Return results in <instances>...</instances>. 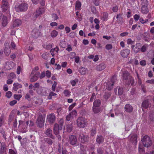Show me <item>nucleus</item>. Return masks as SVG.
<instances>
[{
  "instance_id": "1",
  "label": "nucleus",
  "mask_w": 154,
  "mask_h": 154,
  "mask_svg": "<svg viewBox=\"0 0 154 154\" xmlns=\"http://www.w3.org/2000/svg\"><path fill=\"white\" fill-rule=\"evenodd\" d=\"M10 7L9 4L7 0H2V1L1 8L2 12H5L7 11V13L8 16H10V14L9 9Z\"/></svg>"
},
{
  "instance_id": "2",
  "label": "nucleus",
  "mask_w": 154,
  "mask_h": 154,
  "mask_svg": "<svg viewBox=\"0 0 154 154\" xmlns=\"http://www.w3.org/2000/svg\"><path fill=\"white\" fill-rule=\"evenodd\" d=\"M142 143L145 147H148L151 146L152 142L149 137L147 135H145L141 138Z\"/></svg>"
},
{
  "instance_id": "3",
  "label": "nucleus",
  "mask_w": 154,
  "mask_h": 154,
  "mask_svg": "<svg viewBox=\"0 0 154 154\" xmlns=\"http://www.w3.org/2000/svg\"><path fill=\"white\" fill-rule=\"evenodd\" d=\"M28 7V5L26 3H23L15 5L14 8L16 11L18 12L26 11Z\"/></svg>"
},
{
  "instance_id": "4",
  "label": "nucleus",
  "mask_w": 154,
  "mask_h": 154,
  "mask_svg": "<svg viewBox=\"0 0 154 154\" xmlns=\"http://www.w3.org/2000/svg\"><path fill=\"white\" fill-rule=\"evenodd\" d=\"M87 122L86 119L83 117H79L77 119V125L80 128H85Z\"/></svg>"
},
{
  "instance_id": "5",
  "label": "nucleus",
  "mask_w": 154,
  "mask_h": 154,
  "mask_svg": "<svg viewBox=\"0 0 154 154\" xmlns=\"http://www.w3.org/2000/svg\"><path fill=\"white\" fill-rule=\"evenodd\" d=\"M116 76H113L110 80L107 82L106 88L108 90H111L112 89L114 84L116 80Z\"/></svg>"
},
{
  "instance_id": "6",
  "label": "nucleus",
  "mask_w": 154,
  "mask_h": 154,
  "mask_svg": "<svg viewBox=\"0 0 154 154\" xmlns=\"http://www.w3.org/2000/svg\"><path fill=\"white\" fill-rule=\"evenodd\" d=\"M18 127L21 130V132L22 133H25L27 131V127L25 125V122L21 120L19 121Z\"/></svg>"
},
{
  "instance_id": "7",
  "label": "nucleus",
  "mask_w": 154,
  "mask_h": 154,
  "mask_svg": "<svg viewBox=\"0 0 154 154\" xmlns=\"http://www.w3.org/2000/svg\"><path fill=\"white\" fill-rule=\"evenodd\" d=\"M0 20L2 26H6L8 23V21L7 16L2 14L0 16Z\"/></svg>"
},
{
  "instance_id": "8",
  "label": "nucleus",
  "mask_w": 154,
  "mask_h": 154,
  "mask_svg": "<svg viewBox=\"0 0 154 154\" xmlns=\"http://www.w3.org/2000/svg\"><path fill=\"white\" fill-rule=\"evenodd\" d=\"M4 53L6 56H8L11 53V49L9 43L7 42L4 44Z\"/></svg>"
},
{
  "instance_id": "9",
  "label": "nucleus",
  "mask_w": 154,
  "mask_h": 154,
  "mask_svg": "<svg viewBox=\"0 0 154 154\" xmlns=\"http://www.w3.org/2000/svg\"><path fill=\"white\" fill-rule=\"evenodd\" d=\"M36 124L40 128L42 127L44 125V119L42 116H39L36 121Z\"/></svg>"
},
{
  "instance_id": "10",
  "label": "nucleus",
  "mask_w": 154,
  "mask_h": 154,
  "mask_svg": "<svg viewBox=\"0 0 154 154\" xmlns=\"http://www.w3.org/2000/svg\"><path fill=\"white\" fill-rule=\"evenodd\" d=\"M32 35L34 38H38L42 35L41 29L39 30L37 29H33L32 31Z\"/></svg>"
},
{
  "instance_id": "11",
  "label": "nucleus",
  "mask_w": 154,
  "mask_h": 154,
  "mask_svg": "<svg viewBox=\"0 0 154 154\" xmlns=\"http://www.w3.org/2000/svg\"><path fill=\"white\" fill-rule=\"evenodd\" d=\"M48 89L44 88L41 87L39 89L37 90V92L38 93L43 96H46L47 95Z\"/></svg>"
},
{
  "instance_id": "12",
  "label": "nucleus",
  "mask_w": 154,
  "mask_h": 154,
  "mask_svg": "<svg viewBox=\"0 0 154 154\" xmlns=\"http://www.w3.org/2000/svg\"><path fill=\"white\" fill-rule=\"evenodd\" d=\"M45 11L44 9L43 8H40L38 10H37L33 14V16L34 18L36 19L39 16L41 15Z\"/></svg>"
},
{
  "instance_id": "13",
  "label": "nucleus",
  "mask_w": 154,
  "mask_h": 154,
  "mask_svg": "<svg viewBox=\"0 0 154 154\" xmlns=\"http://www.w3.org/2000/svg\"><path fill=\"white\" fill-rule=\"evenodd\" d=\"M62 128V127L61 126H59L58 124L56 123L54 124L53 128L54 134L55 135L58 134L59 133V131L61 130Z\"/></svg>"
},
{
  "instance_id": "14",
  "label": "nucleus",
  "mask_w": 154,
  "mask_h": 154,
  "mask_svg": "<svg viewBox=\"0 0 154 154\" xmlns=\"http://www.w3.org/2000/svg\"><path fill=\"white\" fill-rule=\"evenodd\" d=\"M89 137L87 135H85L83 134H81L79 136V139L81 142L85 143L87 142L89 140Z\"/></svg>"
},
{
  "instance_id": "15",
  "label": "nucleus",
  "mask_w": 154,
  "mask_h": 154,
  "mask_svg": "<svg viewBox=\"0 0 154 154\" xmlns=\"http://www.w3.org/2000/svg\"><path fill=\"white\" fill-rule=\"evenodd\" d=\"M151 106V104L149 102L148 99L146 100L143 101L142 102L141 106L143 110V109H146L150 107Z\"/></svg>"
},
{
  "instance_id": "16",
  "label": "nucleus",
  "mask_w": 154,
  "mask_h": 154,
  "mask_svg": "<svg viewBox=\"0 0 154 154\" xmlns=\"http://www.w3.org/2000/svg\"><path fill=\"white\" fill-rule=\"evenodd\" d=\"M77 139L76 137L74 135H71L69 137V142L70 143L74 145L77 142Z\"/></svg>"
},
{
  "instance_id": "17",
  "label": "nucleus",
  "mask_w": 154,
  "mask_h": 154,
  "mask_svg": "<svg viewBox=\"0 0 154 154\" xmlns=\"http://www.w3.org/2000/svg\"><path fill=\"white\" fill-rule=\"evenodd\" d=\"M130 50L128 49L122 50L121 51V55L124 58L127 57L130 53Z\"/></svg>"
},
{
  "instance_id": "18",
  "label": "nucleus",
  "mask_w": 154,
  "mask_h": 154,
  "mask_svg": "<svg viewBox=\"0 0 154 154\" xmlns=\"http://www.w3.org/2000/svg\"><path fill=\"white\" fill-rule=\"evenodd\" d=\"M56 117L54 113L49 114L47 116L48 121L51 123H53L55 121Z\"/></svg>"
},
{
  "instance_id": "19",
  "label": "nucleus",
  "mask_w": 154,
  "mask_h": 154,
  "mask_svg": "<svg viewBox=\"0 0 154 154\" xmlns=\"http://www.w3.org/2000/svg\"><path fill=\"white\" fill-rule=\"evenodd\" d=\"M129 137L130 138V141L132 143L136 145L137 142V135L134 134L133 135H130Z\"/></svg>"
},
{
  "instance_id": "20",
  "label": "nucleus",
  "mask_w": 154,
  "mask_h": 154,
  "mask_svg": "<svg viewBox=\"0 0 154 154\" xmlns=\"http://www.w3.org/2000/svg\"><path fill=\"white\" fill-rule=\"evenodd\" d=\"M45 133L47 136L50 137L53 139H54L55 138L54 136L53 135L52 131L51 129H47L46 130Z\"/></svg>"
},
{
  "instance_id": "21",
  "label": "nucleus",
  "mask_w": 154,
  "mask_h": 154,
  "mask_svg": "<svg viewBox=\"0 0 154 154\" xmlns=\"http://www.w3.org/2000/svg\"><path fill=\"white\" fill-rule=\"evenodd\" d=\"M21 23L22 22L21 20L19 19H16L13 21L11 27H12L13 28L17 27L21 25Z\"/></svg>"
},
{
  "instance_id": "22",
  "label": "nucleus",
  "mask_w": 154,
  "mask_h": 154,
  "mask_svg": "<svg viewBox=\"0 0 154 154\" xmlns=\"http://www.w3.org/2000/svg\"><path fill=\"white\" fill-rule=\"evenodd\" d=\"M141 46L139 43L137 44L135 46L134 45H132L131 48L135 52L137 53L140 50Z\"/></svg>"
},
{
  "instance_id": "23",
  "label": "nucleus",
  "mask_w": 154,
  "mask_h": 154,
  "mask_svg": "<svg viewBox=\"0 0 154 154\" xmlns=\"http://www.w3.org/2000/svg\"><path fill=\"white\" fill-rule=\"evenodd\" d=\"M92 111L94 114H98L102 110L100 107H97L93 106Z\"/></svg>"
},
{
  "instance_id": "24",
  "label": "nucleus",
  "mask_w": 154,
  "mask_h": 154,
  "mask_svg": "<svg viewBox=\"0 0 154 154\" xmlns=\"http://www.w3.org/2000/svg\"><path fill=\"white\" fill-rule=\"evenodd\" d=\"M6 148L5 144L2 145L0 142V154H6Z\"/></svg>"
},
{
  "instance_id": "25",
  "label": "nucleus",
  "mask_w": 154,
  "mask_h": 154,
  "mask_svg": "<svg viewBox=\"0 0 154 154\" xmlns=\"http://www.w3.org/2000/svg\"><path fill=\"white\" fill-rule=\"evenodd\" d=\"M106 65L103 63H101L98 65L96 67L97 70L98 71H101L105 68Z\"/></svg>"
},
{
  "instance_id": "26",
  "label": "nucleus",
  "mask_w": 154,
  "mask_h": 154,
  "mask_svg": "<svg viewBox=\"0 0 154 154\" xmlns=\"http://www.w3.org/2000/svg\"><path fill=\"white\" fill-rule=\"evenodd\" d=\"M13 86V90L15 92H17L19 88L22 87V85L18 83H14Z\"/></svg>"
},
{
  "instance_id": "27",
  "label": "nucleus",
  "mask_w": 154,
  "mask_h": 154,
  "mask_svg": "<svg viewBox=\"0 0 154 154\" xmlns=\"http://www.w3.org/2000/svg\"><path fill=\"white\" fill-rule=\"evenodd\" d=\"M80 150L79 154H86V148L82 144L80 145Z\"/></svg>"
},
{
  "instance_id": "28",
  "label": "nucleus",
  "mask_w": 154,
  "mask_h": 154,
  "mask_svg": "<svg viewBox=\"0 0 154 154\" xmlns=\"http://www.w3.org/2000/svg\"><path fill=\"white\" fill-rule=\"evenodd\" d=\"M104 140V138L102 136H97L96 139V142L100 144L103 142Z\"/></svg>"
},
{
  "instance_id": "29",
  "label": "nucleus",
  "mask_w": 154,
  "mask_h": 154,
  "mask_svg": "<svg viewBox=\"0 0 154 154\" xmlns=\"http://www.w3.org/2000/svg\"><path fill=\"white\" fill-rule=\"evenodd\" d=\"M125 110L128 112H131L133 110L132 106L129 104H126L125 106Z\"/></svg>"
},
{
  "instance_id": "30",
  "label": "nucleus",
  "mask_w": 154,
  "mask_h": 154,
  "mask_svg": "<svg viewBox=\"0 0 154 154\" xmlns=\"http://www.w3.org/2000/svg\"><path fill=\"white\" fill-rule=\"evenodd\" d=\"M101 104V102L100 100H96L94 101L93 104V106L97 107H100V106Z\"/></svg>"
},
{
  "instance_id": "31",
  "label": "nucleus",
  "mask_w": 154,
  "mask_h": 154,
  "mask_svg": "<svg viewBox=\"0 0 154 154\" xmlns=\"http://www.w3.org/2000/svg\"><path fill=\"white\" fill-rule=\"evenodd\" d=\"M122 77L123 79L126 80H127L129 76V73L127 71H125L122 72Z\"/></svg>"
},
{
  "instance_id": "32",
  "label": "nucleus",
  "mask_w": 154,
  "mask_h": 154,
  "mask_svg": "<svg viewBox=\"0 0 154 154\" xmlns=\"http://www.w3.org/2000/svg\"><path fill=\"white\" fill-rule=\"evenodd\" d=\"M141 11L143 14H146L148 12L147 6H142Z\"/></svg>"
},
{
  "instance_id": "33",
  "label": "nucleus",
  "mask_w": 154,
  "mask_h": 154,
  "mask_svg": "<svg viewBox=\"0 0 154 154\" xmlns=\"http://www.w3.org/2000/svg\"><path fill=\"white\" fill-rule=\"evenodd\" d=\"M80 72L81 74L85 75L87 72V69L84 67H82L80 69Z\"/></svg>"
},
{
  "instance_id": "34",
  "label": "nucleus",
  "mask_w": 154,
  "mask_h": 154,
  "mask_svg": "<svg viewBox=\"0 0 154 154\" xmlns=\"http://www.w3.org/2000/svg\"><path fill=\"white\" fill-rule=\"evenodd\" d=\"M73 126L72 124H69L66 126V130L68 132H70L72 130Z\"/></svg>"
},
{
  "instance_id": "35",
  "label": "nucleus",
  "mask_w": 154,
  "mask_h": 154,
  "mask_svg": "<svg viewBox=\"0 0 154 154\" xmlns=\"http://www.w3.org/2000/svg\"><path fill=\"white\" fill-rule=\"evenodd\" d=\"M77 111L75 110H74L69 113V114L71 116L73 119L77 116Z\"/></svg>"
},
{
  "instance_id": "36",
  "label": "nucleus",
  "mask_w": 154,
  "mask_h": 154,
  "mask_svg": "<svg viewBox=\"0 0 154 154\" xmlns=\"http://www.w3.org/2000/svg\"><path fill=\"white\" fill-rule=\"evenodd\" d=\"M108 14L106 12H104L103 14V17H102V20L103 21H106L108 17Z\"/></svg>"
},
{
  "instance_id": "37",
  "label": "nucleus",
  "mask_w": 154,
  "mask_h": 154,
  "mask_svg": "<svg viewBox=\"0 0 154 154\" xmlns=\"http://www.w3.org/2000/svg\"><path fill=\"white\" fill-rule=\"evenodd\" d=\"M44 140L45 142L50 145H52L53 142V141L51 139L48 138H44Z\"/></svg>"
},
{
  "instance_id": "38",
  "label": "nucleus",
  "mask_w": 154,
  "mask_h": 154,
  "mask_svg": "<svg viewBox=\"0 0 154 154\" xmlns=\"http://www.w3.org/2000/svg\"><path fill=\"white\" fill-rule=\"evenodd\" d=\"M147 47V45L145 44L141 48H140V51L142 52H145L146 51Z\"/></svg>"
},
{
  "instance_id": "39",
  "label": "nucleus",
  "mask_w": 154,
  "mask_h": 154,
  "mask_svg": "<svg viewBox=\"0 0 154 154\" xmlns=\"http://www.w3.org/2000/svg\"><path fill=\"white\" fill-rule=\"evenodd\" d=\"M141 5L142 6H148V2L147 0H141Z\"/></svg>"
},
{
  "instance_id": "40",
  "label": "nucleus",
  "mask_w": 154,
  "mask_h": 154,
  "mask_svg": "<svg viewBox=\"0 0 154 154\" xmlns=\"http://www.w3.org/2000/svg\"><path fill=\"white\" fill-rule=\"evenodd\" d=\"M138 149L140 153L143 154L144 152V150L143 149V146L140 144L139 145Z\"/></svg>"
},
{
  "instance_id": "41",
  "label": "nucleus",
  "mask_w": 154,
  "mask_h": 154,
  "mask_svg": "<svg viewBox=\"0 0 154 154\" xmlns=\"http://www.w3.org/2000/svg\"><path fill=\"white\" fill-rule=\"evenodd\" d=\"M58 33V32L57 31L54 30L51 32V36L52 37H55L57 35Z\"/></svg>"
},
{
  "instance_id": "42",
  "label": "nucleus",
  "mask_w": 154,
  "mask_h": 154,
  "mask_svg": "<svg viewBox=\"0 0 154 154\" xmlns=\"http://www.w3.org/2000/svg\"><path fill=\"white\" fill-rule=\"evenodd\" d=\"M98 154H103L104 152L103 149L102 147H99L97 149Z\"/></svg>"
},
{
  "instance_id": "43",
  "label": "nucleus",
  "mask_w": 154,
  "mask_h": 154,
  "mask_svg": "<svg viewBox=\"0 0 154 154\" xmlns=\"http://www.w3.org/2000/svg\"><path fill=\"white\" fill-rule=\"evenodd\" d=\"M56 95V94L52 92H50L49 93V95L48 97V99H51L52 96H55Z\"/></svg>"
},
{
  "instance_id": "44",
  "label": "nucleus",
  "mask_w": 154,
  "mask_h": 154,
  "mask_svg": "<svg viewBox=\"0 0 154 154\" xmlns=\"http://www.w3.org/2000/svg\"><path fill=\"white\" fill-rule=\"evenodd\" d=\"M81 3L79 1H77L75 5L76 9L79 10L81 7Z\"/></svg>"
},
{
  "instance_id": "45",
  "label": "nucleus",
  "mask_w": 154,
  "mask_h": 154,
  "mask_svg": "<svg viewBox=\"0 0 154 154\" xmlns=\"http://www.w3.org/2000/svg\"><path fill=\"white\" fill-rule=\"evenodd\" d=\"M38 79L34 75L31 76L30 81L31 82H33L36 81Z\"/></svg>"
},
{
  "instance_id": "46",
  "label": "nucleus",
  "mask_w": 154,
  "mask_h": 154,
  "mask_svg": "<svg viewBox=\"0 0 154 154\" xmlns=\"http://www.w3.org/2000/svg\"><path fill=\"white\" fill-rule=\"evenodd\" d=\"M40 84L39 83L36 82L33 85V90H35L36 88H38V89H39Z\"/></svg>"
},
{
  "instance_id": "47",
  "label": "nucleus",
  "mask_w": 154,
  "mask_h": 154,
  "mask_svg": "<svg viewBox=\"0 0 154 154\" xmlns=\"http://www.w3.org/2000/svg\"><path fill=\"white\" fill-rule=\"evenodd\" d=\"M70 91L67 90H66L63 91V94L66 97H69L70 95Z\"/></svg>"
},
{
  "instance_id": "48",
  "label": "nucleus",
  "mask_w": 154,
  "mask_h": 154,
  "mask_svg": "<svg viewBox=\"0 0 154 154\" xmlns=\"http://www.w3.org/2000/svg\"><path fill=\"white\" fill-rule=\"evenodd\" d=\"M78 82V80L77 79H75L74 80H71L70 83L72 84V85L73 86H74L75 85L76 83H77Z\"/></svg>"
},
{
  "instance_id": "49",
  "label": "nucleus",
  "mask_w": 154,
  "mask_h": 154,
  "mask_svg": "<svg viewBox=\"0 0 154 154\" xmlns=\"http://www.w3.org/2000/svg\"><path fill=\"white\" fill-rule=\"evenodd\" d=\"M118 93L119 95H121L122 94L123 92V90L122 88V87H119L118 88Z\"/></svg>"
},
{
  "instance_id": "50",
  "label": "nucleus",
  "mask_w": 154,
  "mask_h": 154,
  "mask_svg": "<svg viewBox=\"0 0 154 154\" xmlns=\"http://www.w3.org/2000/svg\"><path fill=\"white\" fill-rule=\"evenodd\" d=\"M22 95L21 94H15L14 95V98L16 100H19L22 97Z\"/></svg>"
},
{
  "instance_id": "51",
  "label": "nucleus",
  "mask_w": 154,
  "mask_h": 154,
  "mask_svg": "<svg viewBox=\"0 0 154 154\" xmlns=\"http://www.w3.org/2000/svg\"><path fill=\"white\" fill-rule=\"evenodd\" d=\"M96 133V129L95 128H93L91 131V135L94 136Z\"/></svg>"
},
{
  "instance_id": "52",
  "label": "nucleus",
  "mask_w": 154,
  "mask_h": 154,
  "mask_svg": "<svg viewBox=\"0 0 154 154\" xmlns=\"http://www.w3.org/2000/svg\"><path fill=\"white\" fill-rule=\"evenodd\" d=\"M57 84V82L55 81H54V83L52 86V89L53 91H55V88L56 87Z\"/></svg>"
},
{
  "instance_id": "53",
  "label": "nucleus",
  "mask_w": 154,
  "mask_h": 154,
  "mask_svg": "<svg viewBox=\"0 0 154 154\" xmlns=\"http://www.w3.org/2000/svg\"><path fill=\"white\" fill-rule=\"evenodd\" d=\"M111 96V94L110 93H106L104 95V98L105 99L107 100Z\"/></svg>"
},
{
  "instance_id": "54",
  "label": "nucleus",
  "mask_w": 154,
  "mask_h": 154,
  "mask_svg": "<svg viewBox=\"0 0 154 154\" xmlns=\"http://www.w3.org/2000/svg\"><path fill=\"white\" fill-rule=\"evenodd\" d=\"M116 18L118 19L117 20V22L119 23V21H121L122 19V18L121 17V14H117L116 16Z\"/></svg>"
},
{
  "instance_id": "55",
  "label": "nucleus",
  "mask_w": 154,
  "mask_h": 154,
  "mask_svg": "<svg viewBox=\"0 0 154 154\" xmlns=\"http://www.w3.org/2000/svg\"><path fill=\"white\" fill-rule=\"evenodd\" d=\"M52 17L54 20H56L58 19V17L57 15L55 14H52Z\"/></svg>"
},
{
  "instance_id": "56",
  "label": "nucleus",
  "mask_w": 154,
  "mask_h": 154,
  "mask_svg": "<svg viewBox=\"0 0 154 154\" xmlns=\"http://www.w3.org/2000/svg\"><path fill=\"white\" fill-rule=\"evenodd\" d=\"M38 69H39V68L38 66L35 67L34 69H33L32 70V71L31 73V75H32L34 74L35 73V72L36 71L38 70Z\"/></svg>"
},
{
  "instance_id": "57",
  "label": "nucleus",
  "mask_w": 154,
  "mask_h": 154,
  "mask_svg": "<svg viewBox=\"0 0 154 154\" xmlns=\"http://www.w3.org/2000/svg\"><path fill=\"white\" fill-rule=\"evenodd\" d=\"M12 95V93L10 91H8L6 94V96L8 98H10Z\"/></svg>"
},
{
  "instance_id": "58",
  "label": "nucleus",
  "mask_w": 154,
  "mask_h": 154,
  "mask_svg": "<svg viewBox=\"0 0 154 154\" xmlns=\"http://www.w3.org/2000/svg\"><path fill=\"white\" fill-rule=\"evenodd\" d=\"M134 19L135 21H137L138 20L140 19V16L139 15L135 14L134 17Z\"/></svg>"
},
{
  "instance_id": "59",
  "label": "nucleus",
  "mask_w": 154,
  "mask_h": 154,
  "mask_svg": "<svg viewBox=\"0 0 154 154\" xmlns=\"http://www.w3.org/2000/svg\"><path fill=\"white\" fill-rule=\"evenodd\" d=\"M66 120L68 121H69L70 120L73 119V118L69 114L67 116H66Z\"/></svg>"
},
{
  "instance_id": "60",
  "label": "nucleus",
  "mask_w": 154,
  "mask_h": 154,
  "mask_svg": "<svg viewBox=\"0 0 154 154\" xmlns=\"http://www.w3.org/2000/svg\"><path fill=\"white\" fill-rule=\"evenodd\" d=\"M112 48V46L111 44H108L106 46V48L108 50L111 49Z\"/></svg>"
},
{
  "instance_id": "61",
  "label": "nucleus",
  "mask_w": 154,
  "mask_h": 154,
  "mask_svg": "<svg viewBox=\"0 0 154 154\" xmlns=\"http://www.w3.org/2000/svg\"><path fill=\"white\" fill-rule=\"evenodd\" d=\"M60 45L62 48H65V42L63 41H61L60 43Z\"/></svg>"
},
{
  "instance_id": "62",
  "label": "nucleus",
  "mask_w": 154,
  "mask_h": 154,
  "mask_svg": "<svg viewBox=\"0 0 154 154\" xmlns=\"http://www.w3.org/2000/svg\"><path fill=\"white\" fill-rule=\"evenodd\" d=\"M45 76V72H42L41 74H40L39 78L41 79H43Z\"/></svg>"
},
{
  "instance_id": "63",
  "label": "nucleus",
  "mask_w": 154,
  "mask_h": 154,
  "mask_svg": "<svg viewBox=\"0 0 154 154\" xmlns=\"http://www.w3.org/2000/svg\"><path fill=\"white\" fill-rule=\"evenodd\" d=\"M129 81L131 85H133L134 83L133 78L131 76L129 77Z\"/></svg>"
},
{
  "instance_id": "64",
  "label": "nucleus",
  "mask_w": 154,
  "mask_h": 154,
  "mask_svg": "<svg viewBox=\"0 0 154 154\" xmlns=\"http://www.w3.org/2000/svg\"><path fill=\"white\" fill-rule=\"evenodd\" d=\"M63 111V110L61 108H59L57 109V113L58 115H60Z\"/></svg>"
}]
</instances>
